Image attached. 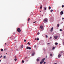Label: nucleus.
I'll list each match as a JSON object with an SVG mask.
<instances>
[{
	"label": "nucleus",
	"mask_w": 64,
	"mask_h": 64,
	"mask_svg": "<svg viewBox=\"0 0 64 64\" xmlns=\"http://www.w3.org/2000/svg\"><path fill=\"white\" fill-rule=\"evenodd\" d=\"M34 54H35V53L34 52L32 54V56H34Z\"/></svg>",
	"instance_id": "f8f14e48"
},
{
	"label": "nucleus",
	"mask_w": 64,
	"mask_h": 64,
	"mask_svg": "<svg viewBox=\"0 0 64 64\" xmlns=\"http://www.w3.org/2000/svg\"><path fill=\"white\" fill-rule=\"evenodd\" d=\"M36 22H33V23H35Z\"/></svg>",
	"instance_id": "79ce46f5"
},
{
	"label": "nucleus",
	"mask_w": 64,
	"mask_h": 64,
	"mask_svg": "<svg viewBox=\"0 0 64 64\" xmlns=\"http://www.w3.org/2000/svg\"><path fill=\"white\" fill-rule=\"evenodd\" d=\"M42 6H41L40 8V9H42Z\"/></svg>",
	"instance_id": "6ab92c4d"
},
{
	"label": "nucleus",
	"mask_w": 64,
	"mask_h": 64,
	"mask_svg": "<svg viewBox=\"0 0 64 64\" xmlns=\"http://www.w3.org/2000/svg\"><path fill=\"white\" fill-rule=\"evenodd\" d=\"M6 49H4V51H6Z\"/></svg>",
	"instance_id": "09e8293b"
},
{
	"label": "nucleus",
	"mask_w": 64,
	"mask_h": 64,
	"mask_svg": "<svg viewBox=\"0 0 64 64\" xmlns=\"http://www.w3.org/2000/svg\"><path fill=\"white\" fill-rule=\"evenodd\" d=\"M43 63V62H42V61H41V62H40V64H42Z\"/></svg>",
	"instance_id": "dca6fc26"
},
{
	"label": "nucleus",
	"mask_w": 64,
	"mask_h": 64,
	"mask_svg": "<svg viewBox=\"0 0 64 64\" xmlns=\"http://www.w3.org/2000/svg\"><path fill=\"white\" fill-rule=\"evenodd\" d=\"M40 60H39V59H37V61L38 62Z\"/></svg>",
	"instance_id": "4468645a"
},
{
	"label": "nucleus",
	"mask_w": 64,
	"mask_h": 64,
	"mask_svg": "<svg viewBox=\"0 0 64 64\" xmlns=\"http://www.w3.org/2000/svg\"><path fill=\"white\" fill-rule=\"evenodd\" d=\"M37 40H38H38H39V38H37Z\"/></svg>",
	"instance_id": "72a5a7b5"
},
{
	"label": "nucleus",
	"mask_w": 64,
	"mask_h": 64,
	"mask_svg": "<svg viewBox=\"0 0 64 64\" xmlns=\"http://www.w3.org/2000/svg\"><path fill=\"white\" fill-rule=\"evenodd\" d=\"M30 20V18H28V22H29Z\"/></svg>",
	"instance_id": "9d476101"
},
{
	"label": "nucleus",
	"mask_w": 64,
	"mask_h": 64,
	"mask_svg": "<svg viewBox=\"0 0 64 64\" xmlns=\"http://www.w3.org/2000/svg\"><path fill=\"white\" fill-rule=\"evenodd\" d=\"M53 28L52 27L50 30V31L51 32L53 31Z\"/></svg>",
	"instance_id": "0eeeda50"
},
{
	"label": "nucleus",
	"mask_w": 64,
	"mask_h": 64,
	"mask_svg": "<svg viewBox=\"0 0 64 64\" xmlns=\"http://www.w3.org/2000/svg\"><path fill=\"white\" fill-rule=\"evenodd\" d=\"M47 45H49V44H50V43H48L47 44Z\"/></svg>",
	"instance_id": "f704fd0d"
},
{
	"label": "nucleus",
	"mask_w": 64,
	"mask_h": 64,
	"mask_svg": "<svg viewBox=\"0 0 64 64\" xmlns=\"http://www.w3.org/2000/svg\"><path fill=\"white\" fill-rule=\"evenodd\" d=\"M26 58H27V57H26V58H25L24 59H25Z\"/></svg>",
	"instance_id": "58836bf2"
},
{
	"label": "nucleus",
	"mask_w": 64,
	"mask_h": 64,
	"mask_svg": "<svg viewBox=\"0 0 64 64\" xmlns=\"http://www.w3.org/2000/svg\"><path fill=\"white\" fill-rule=\"evenodd\" d=\"M45 58L42 59L41 61V62H44V60H45Z\"/></svg>",
	"instance_id": "20e7f679"
},
{
	"label": "nucleus",
	"mask_w": 64,
	"mask_h": 64,
	"mask_svg": "<svg viewBox=\"0 0 64 64\" xmlns=\"http://www.w3.org/2000/svg\"><path fill=\"white\" fill-rule=\"evenodd\" d=\"M62 20H63V19H64V18H62Z\"/></svg>",
	"instance_id": "a18cd8bd"
},
{
	"label": "nucleus",
	"mask_w": 64,
	"mask_h": 64,
	"mask_svg": "<svg viewBox=\"0 0 64 64\" xmlns=\"http://www.w3.org/2000/svg\"><path fill=\"white\" fill-rule=\"evenodd\" d=\"M6 54H7V53H6Z\"/></svg>",
	"instance_id": "864d4df0"
},
{
	"label": "nucleus",
	"mask_w": 64,
	"mask_h": 64,
	"mask_svg": "<svg viewBox=\"0 0 64 64\" xmlns=\"http://www.w3.org/2000/svg\"><path fill=\"white\" fill-rule=\"evenodd\" d=\"M47 35H46V36H46V38H48V36H47Z\"/></svg>",
	"instance_id": "5701e85b"
},
{
	"label": "nucleus",
	"mask_w": 64,
	"mask_h": 64,
	"mask_svg": "<svg viewBox=\"0 0 64 64\" xmlns=\"http://www.w3.org/2000/svg\"><path fill=\"white\" fill-rule=\"evenodd\" d=\"M50 12H52V11H53V10H50Z\"/></svg>",
	"instance_id": "4be33fe9"
},
{
	"label": "nucleus",
	"mask_w": 64,
	"mask_h": 64,
	"mask_svg": "<svg viewBox=\"0 0 64 64\" xmlns=\"http://www.w3.org/2000/svg\"><path fill=\"white\" fill-rule=\"evenodd\" d=\"M64 6L63 5H62V8H63V7H64Z\"/></svg>",
	"instance_id": "a878e982"
},
{
	"label": "nucleus",
	"mask_w": 64,
	"mask_h": 64,
	"mask_svg": "<svg viewBox=\"0 0 64 64\" xmlns=\"http://www.w3.org/2000/svg\"><path fill=\"white\" fill-rule=\"evenodd\" d=\"M58 38V36H54V38L55 39H57Z\"/></svg>",
	"instance_id": "423d86ee"
},
{
	"label": "nucleus",
	"mask_w": 64,
	"mask_h": 64,
	"mask_svg": "<svg viewBox=\"0 0 64 64\" xmlns=\"http://www.w3.org/2000/svg\"><path fill=\"white\" fill-rule=\"evenodd\" d=\"M41 12V11H40V12Z\"/></svg>",
	"instance_id": "3c124183"
},
{
	"label": "nucleus",
	"mask_w": 64,
	"mask_h": 64,
	"mask_svg": "<svg viewBox=\"0 0 64 64\" xmlns=\"http://www.w3.org/2000/svg\"><path fill=\"white\" fill-rule=\"evenodd\" d=\"M35 40H37V39H36V38H35Z\"/></svg>",
	"instance_id": "c03bdc74"
},
{
	"label": "nucleus",
	"mask_w": 64,
	"mask_h": 64,
	"mask_svg": "<svg viewBox=\"0 0 64 64\" xmlns=\"http://www.w3.org/2000/svg\"><path fill=\"white\" fill-rule=\"evenodd\" d=\"M63 44L64 45V42H63Z\"/></svg>",
	"instance_id": "a19ab883"
},
{
	"label": "nucleus",
	"mask_w": 64,
	"mask_h": 64,
	"mask_svg": "<svg viewBox=\"0 0 64 64\" xmlns=\"http://www.w3.org/2000/svg\"><path fill=\"white\" fill-rule=\"evenodd\" d=\"M29 49L30 50V49H31V47H29Z\"/></svg>",
	"instance_id": "7c9ffc66"
},
{
	"label": "nucleus",
	"mask_w": 64,
	"mask_h": 64,
	"mask_svg": "<svg viewBox=\"0 0 64 64\" xmlns=\"http://www.w3.org/2000/svg\"><path fill=\"white\" fill-rule=\"evenodd\" d=\"M0 58H1V57H0Z\"/></svg>",
	"instance_id": "5fc2aeb1"
},
{
	"label": "nucleus",
	"mask_w": 64,
	"mask_h": 64,
	"mask_svg": "<svg viewBox=\"0 0 64 64\" xmlns=\"http://www.w3.org/2000/svg\"><path fill=\"white\" fill-rule=\"evenodd\" d=\"M1 60H0V62H1Z\"/></svg>",
	"instance_id": "49530a36"
},
{
	"label": "nucleus",
	"mask_w": 64,
	"mask_h": 64,
	"mask_svg": "<svg viewBox=\"0 0 64 64\" xmlns=\"http://www.w3.org/2000/svg\"><path fill=\"white\" fill-rule=\"evenodd\" d=\"M62 41H63V42H64V39H63Z\"/></svg>",
	"instance_id": "c9c22d12"
},
{
	"label": "nucleus",
	"mask_w": 64,
	"mask_h": 64,
	"mask_svg": "<svg viewBox=\"0 0 64 64\" xmlns=\"http://www.w3.org/2000/svg\"><path fill=\"white\" fill-rule=\"evenodd\" d=\"M37 34L38 35H39L40 34V33L39 32H38Z\"/></svg>",
	"instance_id": "393cba45"
},
{
	"label": "nucleus",
	"mask_w": 64,
	"mask_h": 64,
	"mask_svg": "<svg viewBox=\"0 0 64 64\" xmlns=\"http://www.w3.org/2000/svg\"><path fill=\"white\" fill-rule=\"evenodd\" d=\"M50 56H52V54H50Z\"/></svg>",
	"instance_id": "aec40b11"
},
{
	"label": "nucleus",
	"mask_w": 64,
	"mask_h": 64,
	"mask_svg": "<svg viewBox=\"0 0 64 64\" xmlns=\"http://www.w3.org/2000/svg\"><path fill=\"white\" fill-rule=\"evenodd\" d=\"M22 63H24V61L23 60H22Z\"/></svg>",
	"instance_id": "c85d7f7f"
},
{
	"label": "nucleus",
	"mask_w": 64,
	"mask_h": 64,
	"mask_svg": "<svg viewBox=\"0 0 64 64\" xmlns=\"http://www.w3.org/2000/svg\"><path fill=\"white\" fill-rule=\"evenodd\" d=\"M55 45H57L58 44V43L57 42H56L55 43Z\"/></svg>",
	"instance_id": "a211bd4d"
},
{
	"label": "nucleus",
	"mask_w": 64,
	"mask_h": 64,
	"mask_svg": "<svg viewBox=\"0 0 64 64\" xmlns=\"http://www.w3.org/2000/svg\"><path fill=\"white\" fill-rule=\"evenodd\" d=\"M51 38H52V37H50V39H51Z\"/></svg>",
	"instance_id": "4c0bfd02"
},
{
	"label": "nucleus",
	"mask_w": 64,
	"mask_h": 64,
	"mask_svg": "<svg viewBox=\"0 0 64 64\" xmlns=\"http://www.w3.org/2000/svg\"><path fill=\"white\" fill-rule=\"evenodd\" d=\"M14 60L15 61H16V60H17V59L16 58H15L14 59Z\"/></svg>",
	"instance_id": "bb28decb"
},
{
	"label": "nucleus",
	"mask_w": 64,
	"mask_h": 64,
	"mask_svg": "<svg viewBox=\"0 0 64 64\" xmlns=\"http://www.w3.org/2000/svg\"><path fill=\"white\" fill-rule=\"evenodd\" d=\"M60 31H62V29H60Z\"/></svg>",
	"instance_id": "473e14b6"
},
{
	"label": "nucleus",
	"mask_w": 64,
	"mask_h": 64,
	"mask_svg": "<svg viewBox=\"0 0 64 64\" xmlns=\"http://www.w3.org/2000/svg\"><path fill=\"white\" fill-rule=\"evenodd\" d=\"M17 31L18 32H19V33H20V32L21 31V30H20V28H19L17 29Z\"/></svg>",
	"instance_id": "f257e3e1"
},
{
	"label": "nucleus",
	"mask_w": 64,
	"mask_h": 64,
	"mask_svg": "<svg viewBox=\"0 0 64 64\" xmlns=\"http://www.w3.org/2000/svg\"><path fill=\"white\" fill-rule=\"evenodd\" d=\"M6 43H5V45H6Z\"/></svg>",
	"instance_id": "de8ad7c7"
},
{
	"label": "nucleus",
	"mask_w": 64,
	"mask_h": 64,
	"mask_svg": "<svg viewBox=\"0 0 64 64\" xmlns=\"http://www.w3.org/2000/svg\"><path fill=\"white\" fill-rule=\"evenodd\" d=\"M26 40H24V42H26Z\"/></svg>",
	"instance_id": "c756f323"
},
{
	"label": "nucleus",
	"mask_w": 64,
	"mask_h": 64,
	"mask_svg": "<svg viewBox=\"0 0 64 64\" xmlns=\"http://www.w3.org/2000/svg\"><path fill=\"white\" fill-rule=\"evenodd\" d=\"M29 45H30V44H29Z\"/></svg>",
	"instance_id": "603ef678"
},
{
	"label": "nucleus",
	"mask_w": 64,
	"mask_h": 64,
	"mask_svg": "<svg viewBox=\"0 0 64 64\" xmlns=\"http://www.w3.org/2000/svg\"><path fill=\"white\" fill-rule=\"evenodd\" d=\"M5 58H6V56H4V59H5Z\"/></svg>",
	"instance_id": "cd10ccee"
},
{
	"label": "nucleus",
	"mask_w": 64,
	"mask_h": 64,
	"mask_svg": "<svg viewBox=\"0 0 64 64\" xmlns=\"http://www.w3.org/2000/svg\"><path fill=\"white\" fill-rule=\"evenodd\" d=\"M48 8H48L49 10H50V9H51V7L50 6H49L48 7Z\"/></svg>",
	"instance_id": "2eb2a0df"
},
{
	"label": "nucleus",
	"mask_w": 64,
	"mask_h": 64,
	"mask_svg": "<svg viewBox=\"0 0 64 64\" xmlns=\"http://www.w3.org/2000/svg\"><path fill=\"white\" fill-rule=\"evenodd\" d=\"M61 56V54H59L58 56V58H60Z\"/></svg>",
	"instance_id": "7ed1b4c3"
},
{
	"label": "nucleus",
	"mask_w": 64,
	"mask_h": 64,
	"mask_svg": "<svg viewBox=\"0 0 64 64\" xmlns=\"http://www.w3.org/2000/svg\"><path fill=\"white\" fill-rule=\"evenodd\" d=\"M63 52H64L63 51H60V53L59 54H62V53H63Z\"/></svg>",
	"instance_id": "f03ea898"
},
{
	"label": "nucleus",
	"mask_w": 64,
	"mask_h": 64,
	"mask_svg": "<svg viewBox=\"0 0 64 64\" xmlns=\"http://www.w3.org/2000/svg\"><path fill=\"white\" fill-rule=\"evenodd\" d=\"M44 10H46V8H44Z\"/></svg>",
	"instance_id": "b1692460"
},
{
	"label": "nucleus",
	"mask_w": 64,
	"mask_h": 64,
	"mask_svg": "<svg viewBox=\"0 0 64 64\" xmlns=\"http://www.w3.org/2000/svg\"><path fill=\"white\" fill-rule=\"evenodd\" d=\"M29 44V42H28V44Z\"/></svg>",
	"instance_id": "ea45409f"
},
{
	"label": "nucleus",
	"mask_w": 64,
	"mask_h": 64,
	"mask_svg": "<svg viewBox=\"0 0 64 64\" xmlns=\"http://www.w3.org/2000/svg\"><path fill=\"white\" fill-rule=\"evenodd\" d=\"M2 56H1V57H2Z\"/></svg>",
	"instance_id": "8fccbe9b"
},
{
	"label": "nucleus",
	"mask_w": 64,
	"mask_h": 64,
	"mask_svg": "<svg viewBox=\"0 0 64 64\" xmlns=\"http://www.w3.org/2000/svg\"><path fill=\"white\" fill-rule=\"evenodd\" d=\"M59 24H58L57 25V27H59Z\"/></svg>",
	"instance_id": "f3484780"
},
{
	"label": "nucleus",
	"mask_w": 64,
	"mask_h": 64,
	"mask_svg": "<svg viewBox=\"0 0 64 64\" xmlns=\"http://www.w3.org/2000/svg\"><path fill=\"white\" fill-rule=\"evenodd\" d=\"M54 49H55V47L54 46V47H53L52 49V50H54Z\"/></svg>",
	"instance_id": "ddd939ff"
},
{
	"label": "nucleus",
	"mask_w": 64,
	"mask_h": 64,
	"mask_svg": "<svg viewBox=\"0 0 64 64\" xmlns=\"http://www.w3.org/2000/svg\"><path fill=\"white\" fill-rule=\"evenodd\" d=\"M45 63H46V62H44V64H45Z\"/></svg>",
	"instance_id": "e433bc0d"
},
{
	"label": "nucleus",
	"mask_w": 64,
	"mask_h": 64,
	"mask_svg": "<svg viewBox=\"0 0 64 64\" xmlns=\"http://www.w3.org/2000/svg\"><path fill=\"white\" fill-rule=\"evenodd\" d=\"M60 13H60V15H62V14H63V11H61V12H60ZM61 13L62 14H61Z\"/></svg>",
	"instance_id": "1a4fd4ad"
},
{
	"label": "nucleus",
	"mask_w": 64,
	"mask_h": 64,
	"mask_svg": "<svg viewBox=\"0 0 64 64\" xmlns=\"http://www.w3.org/2000/svg\"><path fill=\"white\" fill-rule=\"evenodd\" d=\"M23 48V45H22V46H20V49H22V48Z\"/></svg>",
	"instance_id": "9b49d317"
},
{
	"label": "nucleus",
	"mask_w": 64,
	"mask_h": 64,
	"mask_svg": "<svg viewBox=\"0 0 64 64\" xmlns=\"http://www.w3.org/2000/svg\"><path fill=\"white\" fill-rule=\"evenodd\" d=\"M44 22H47V20L46 18H45L44 19Z\"/></svg>",
	"instance_id": "39448f33"
},
{
	"label": "nucleus",
	"mask_w": 64,
	"mask_h": 64,
	"mask_svg": "<svg viewBox=\"0 0 64 64\" xmlns=\"http://www.w3.org/2000/svg\"><path fill=\"white\" fill-rule=\"evenodd\" d=\"M26 49H29V47L27 46L26 47Z\"/></svg>",
	"instance_id": "412c9836"
},
{
	"label": "nucleus",
	"mask_w": 64,
	"mask_h": 64,
	"mask_svg": "<svg viewBox=\"0 0 64 64\" xmlns=\"http://www.w3.org/2000/svg\"><path fill=\"white\" fill-rule=\"evenodd\" d=\"M15 57H16V56Z\"/></svg>",
	"instance_id": "6e6d98bb"
},
{
	"label": "nucleus",
	"mask_w": 64,
	"mask_h": 64,
	"mask_svg": "<svg viewBox=\"0 0 64 64\" xmlns=\"http://www.w3.org/2000/svg\"><path fill=\"white\" fill-rule=\"evenodd\" d=\"M1 51H3V49H1Z\"/></svg>",
	"instance_id": "2f4dec72"
},
{
	"label": "nucleus",
	"mask_w": 64,
	"mask_h": 64,
	"mask_svg": "<svg viewBox=\"0 0 64 64\" xmlns=\"http://www.w3.org/2000/svg\"><path fill=\"white\" fill-rule=\"evenodd\" d=\"M36 47V46H34V47Z\"/></svg>",
	"instance_id": "37998d69"
},
{
	"label": "nucleus",
	"mask_w": 64,
	"mask_h": 64,
	"mask_svg": "<svg viewBox=\"0 0 64 64\" xmlns=\"http://www.w3.org/2000/svg\"><path fill=\"white\" fill-rule=\"evenodd\" d=\"M40 28L41 29H43V26H40Z\"/></svg>",
	"instance_id": "6e6552de"
}]
</instances>
